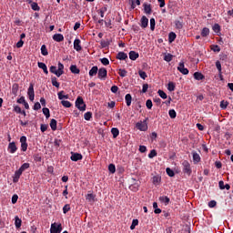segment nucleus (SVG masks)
I'll return each mask as SVG.
<instances>
[{
	"label": "nucleus",
	"instance_id": "1",
	"mask_svg": "<svg viewBox=\"0 0 233 233\" xmlns=\"http://www.w3.org/2000/svg\"><path fill=\"white\" fill-rule=\"evenodd\" d=\"M76 106L80 110V112H85L86 110V105L85 104V101L83 100V97L78 96L76 100Z\"/></svg>",
	"mask_w": 233,
	"mask_h": 233
},
{
	"label": "nucleus",
	"instance_id": "2",
	"mask_svg": "<svg viewBox=\"0 0 233 233\" xmlns=\"http://www.w3.org/2000/svg\"><path fill=\"white\" fill-rule=\"evenodd\" d=\"M136 127L137 130H140V132H147V130H148V124H147V120L137 122Z\"/></svg>",
	"mask_w": 233,
	"mask_h": 233
},
{
	"label": "nucleus",
	"instance_id": "3",
	"mask_svg": "<svg viewBox=\"0 0 233 233\" xmlns=\"http://www.w3.org/2000/svg\"><path fill=\"white\" fill-rule=\"evenodd\" d=\"M63 230V226H61V223H53L51 224L50 233H61Z\"/></svg>",
	"mask_w": 233,
	"mask_h": 233
},
{
	"label": "nucleus",
	"instance_id": "4",
	"mask_svg": "<svg viewBox=\"0 0 233 233\" xmlns=\"http://www.w3.org/2000/svg\"><path fill=\"white\" fill-rule=\"evenodd\" d=\"M182 166L184 174H187V176H190V174H192V169H190V163L185 160L183 161Z\"/></svg>",
	"mask_w": 233,
	"mask_h": 233
},
{
	"label": "nucleus",
	"instance_id": "5",
	"mask_svg": "<svg viewBox=\"0 0 233 233\" xmlns=\"http://www.w3.org/2000/svg\"><path fill=\"white\" fill-rule=\"evenodd\" d=\"M177 70L178 72H180V74H183L184 76H188V69L185 67L184 61L179 62Z\"/></svg>",
	"mask_w": 233,
	"mask_h": 233
},
{
	"label": "nucleus",
	"instance_id": "6",
	"mask_svg": "<svg viewBox=\"0 0 233 233\" xmlns=\"http://www.w3.org/2000/svg\"><path fill=\"white\" fill-rule=\"evenodd\" d=\"M97 76H98V79H101L102 81L106 79V76H107L106 68L101 67L100 69H98Z\"/></svg>",
	"mask_w": 233,
	"mask_h": 233
},
{
	"label": "nucleus",
	"instance_id": "7",
	"mask_svg": "<svg viewBox=\"0 0 233 233\" xmlns=\"http://www.w3.org/2000/svg\"><path fill=\"white\" fill-rule=\"evenodd\" d=\"M21 150L26 152L28 149V144L26 143V137L23 136L20 137Z\"/></svg>",
	"mask_w": 233,
	"mask_h": 233
},
{
	"label": "nucleus",
	"instance_id": "8",
	"mask_svg": "<svg viewBox=\"0 0 233 233\" xmlns=\"http://www.w3.org/2000/svg\"><path fill=\"white\" fill-rule=\"evenodd\" d=\"M27 96H29L30 101H34L35 97V93L34 92V84H30L27 90Z\"/></svg>",
	"mask_w": 233,
	"mask_h": 233
},
{
	"label": "nucleus",
	"instance_id": "9",
	"mask_svg": "<svg viewBox=\"0 0 233 233\" xmlns=\"http://www.w3.org/2000/svg\"><path fill=\"white\" fill-rule=\"evenodd\" d=\"M83 159V155L79 153H71V161H81Z\"/></svg>",
	"mask_w": 233,
	"mask_h": 233
},
{
	"label": "nucleus",
	"instance_id": "10",
	"mask_svg": "<svg viewBox=\"0 0 233 233\" xmlns=\"http://www.w3.org/2000/svg\"><path fill=\"white\" fill-rule=\"evenodd\" d=\"M8 150L10 154H15V152H17V146H15V142L9 143Z\"/></svg>",
	"mask_w": 233,
	"mask_h": 233
},
{
	"label": "nucleus",
	"instance_id": "11",
	"mask_svg": "<svg viewBox=\"0 0 233 233\" xmlns=\"http://www.w3.org/2000/svg\"><path fill=\"white\" fill-rule=\"evenodd\" d=\"M74 48L76 50V52H81L82 47H81V40L78 38L75 39L74 41Z\"/></svg>",
	"mask_w": 233,
	"mask_h": 233
},
{
	"label": "nucleus",
	"instance_id": "12",
	"mask_svg": "<svg viewBox=\"0 0 233 233\" xmlns=\"http://www.w3.org/2000/svg\"><path fill=\"white\" fill-rule=\"evenodd\" d=\"M128 58V55L125 52H118L116 55V59H119V61H125V59Z\"/></svg>",
	"mask_w": 233,
	"mask_h": 233
},
{
	"label": "nucleus",
	"instance_id": "13",
	"mask_svg": "<svg viewBox=\"0 0 233 233\" xmlns=\"http://www.w3.org/2000/svg\"><path fill=\"white\" fill-rule=\"evenodd\" d=\"M22 174H23L22 171H20L19 169L16 170L13 177V182L17 183L19 181V177H21Z\"/></svg>",
	"mask_w": 233,
	"mask_h": 233
},
{
	"label": "nucleus",
	"instance_id": "14",
	"mask_svg": "<svg viewBox=\"0 0 233 233\" xmlns=\"http://www.w3.org/2000/svg\"><path fill=\"white\" fill-rule=\"evenodd\" d=\"M53 39L56 41V43H61V41H65V36H63L62 34H55Z\"/></svg>",
	"mask_w": 233,
	"mask_h": 233
},
{
	"label": "nucleus",
	"instance_id": "15",
	"mask_svg": "<svg viewBox=\"0 0 233 233\" xmlns=\"http://www.w3.org/2000/svg\"><path fill=\"white\" fill-rule=\"evenodd\" d=\"M140 23L141 28H147V26H148V18H147L145 15L142 16Z\"/></svg>",
	"mask_w": 233,
	"mask_h": 233
},
{
	"label": "nucleus",
	"instance_id": "16",
	"mask_svg": "<svg viewBox=\"0 0 233 233\" xmlns=\"http://www.w3.org/2000/svg\"><path fill=\"white\" fill-rule=\"evenodd\" d=\"M143 6L145 14L150 15V14H152V6L150 5V4H144Z\"/></svg>",
	"mask_w": 233,
	"mask_h": 233
},
{
	"label": "nucleus",
	"instance_id": "17",
	"mask_svg": "<svg viewBox=\"0 0 233 233\" xmlns=\"http://www.w3.org/2000/svg\"><path fill=\"white\" fill-rule=\"evenodd\" d=\"M158 200L160 201V203H163L166 206L170 203V198L167 196L159 197Z\"/></svg>",
	"mask_w": 233,
	"mask_h": 233
},
{
	"label": "nucleus",
	"instance_id": "18",
	"mask_svg": "<svg viewBox=\"0 0 233 233\" xmlns=\"http://www.w3.org/2000/svg\"><path fill=\"white\" fill-rule=\"evenodd\" d=\"M38 68H41L45 74H48V67H46V64L43 62H38Z\"/></svg>",
	"mask_w": 233,
	"mask_h": 233
},
{
	"label": "nucleus",
	"instance_id": "19",
	"mask_svg": "<svg viewBox=\"0 0 233 233\" xmlns=\"http://www.w3.org/2000/svg\"><path fill=\"white\" fill-rule=\"evenodd\" d=\"M137 57H139V53H137L136 51L129 52V59H131V61H136V59H137Z\"/></svg>",
	"mask_w": 233,
	"mask_h": 233
},
{
	"label": "nucleus",
	"instance_id": "20",
	"mask_svg": "<svg viewBox=\"0 0 233 233\" xmlns=\"http://www.w3.org/2000/svg\"><path fill=\"white\" fill-rule=\"evenodd\" d=\"M99 68H97V66H93L90 70H89V76L90 77H94V76L97 75Z\"/></svg>",
	"mask_w": 233,
	"mask_h": 233
},
{
	"label": "nucleus",
	"instance_id": "21",
	"mask_svg": "<svg viewBox=\"0 0 233 233\" xmlns=\"http://www.w3.org/2000/svg\"><path fill=\"white\" fill-rule=\"evenodd\" d=\"M49 70H50L51 74H55V76H56V77H61V75H59V71L56 66H51Z\"/></svg>",
	"mask_w": 233,
	"mask_h": 233
},
{
	"label": "nucleus",
	"instance_id": "22",
	"mask_svg": "<svg viewBox=\"0 0 233 233\" xmlns=\"http://www.w3.org/2000/svg\"><path fill=\"white\" fill-rule=\"evenodd\" d=\"M194 77L197 81H201V80L205 79V76H203V74H201L199 72H195Z\"/></svg>",
	"mask_w": 233,
	"mask_h": 233
},
{
	"label": "nucleus",
	"instance_id": "23",
	"mask_svg": "<svg viewBox=\"0 0 233 233\" xmlns=\"http://www.w3.org/2000/svg\"><path fill=\"white\" fill-rule=\"evenodd\" d=\"M192 156L194 163H199V161H201V157H199V154H198V152H193Z\"/></svg>",
	"mask_w": 233,
	"mask_h": 233
},
{
	"label": "nucleus",
	"instance_id": "24",
	"mask_svg": "<svg viewBox=\"0 0 233 233\" xmlns=\"http://www.w3.org/2000/svg\"><path fill=\"white\" fill-rule=\"evenodd\" d=\"M58 76H63L64 74H65V66L61 63V62H59L58 63Z\"/></svg>",
	"mask_w": 233,
	"mask_h": 233
},
{
	"label": "nucleus",
	"instance_id": "25",
	"mask_svg": "<svg viewBox=\"0 0 233 233\" xmlns=\"http://www.w3.org/2000/svg\"><path fill=\"white\" fill-rule=\"evenodd\" d=\"M23 223V220H21V218H19V217H15V226L16 227V228H21V225Z\"/></svg>",
	"mask_w": 233,
	"mask_h": 233
},
{
	"label": "nucleus",
	"instance_id": "26",
	"mask_svg": "<svg viewBox=\"0 0 233 233\" xmlns=\"http://www.w3.org/2000/svg\"><path fill=\"white\" fill-rule=\"evenodd\" d=\"M126 103L127 106H130L132 105V95L127 94L125 96Z\"/></svg>",
	"mask_w": 233,
	"mask_h": 233
},
{
	"label": "nucleus",
	"instance_id": "27",
	"mask_svg": "<svg viewBox=\"0 0 233 233\" xmlns=\"http://www.w3.org/2000/svg\"><path fill=\"white\" fill-rule=\"evenodd\" d=\"M50 127L52 130H57V120L52 118L50 122Z\"/></svg>",
	"mask_w": 233,
	"mask_h": 233
},
{
	"label": "nucleus",
	"instance_id": "28",
	"mask_svg": "<svg viewBox=\"0 0 233 233\" xmlns=\"http://www.w3.org/2000/svg\"><path fill=\"white\" fill-rule=\"evenodd\" d=\"M129 188L133 192H137L139 190V182H136L135 184L131 185Z\"/></svg>",
	"mask_w": 233,
	"mask_h": 233
},
{
	"label": "nucleus",
	"instance_id": "29",
	"mask_svg": "<svg viewBox=\"0 0 233 233\" xmlns=\"http://www.w3.org/2000/svg\"><path fill=\"white\" fill-rule=\"evenodd\" d=\"M70 70H71L72 74H79L81 72V70H79V68H77V66H76V65H72L70 66Z\"/></svg>",
	"mask_w": 233,
	"mask_h": 233
},
{
	"label": "nucleus",
	"instance_id": "30",
	"mask_svg": "<svg viewBox=\"0 0 233 233\" xmlns=\"http://www.w3.org/2000/svg\"><path fill=\"white\" fill-rule=\"evenodd\" d=\"M176 37H177L176 33H174V32L169 33L168 42L169 43H174V41H176Z\"/></svg>",
	"mask_w": 233,
	"mask_h": 233
},
{
	"label": "nucleus",
	"instance_id": "31",
	"mask_svg": "<svg viewBox=\"0 0 233 233\" xmlns=\"http://www.w3.org/2000/svg\"><path fill=\"white\" fill-rule=\"evenodd\" d=\"M27 168H30V164L29 163H24L20 168L18 169L20 172L24 173L25 170H26Z\"/></svg>",
	"mask_w": 233,
	"mask_h": 233
},
{
	"label": "nucleus",
	"instance_id": "32",
	"mask_svg": "<svg viewBox=\"0 0 233 233\" xmlns=\"http://www.w3.org/2000/svg\"><path fill=\"white\" fill-rule=\"evenodd\" d=\"M208 34H210V29H208V27H204L201 31L202 37H207Z\"/></svg>",
	"mask_w": 233,
	"mask_h": 233
},
{
	"label": "nucleus",
	"instance_id": "33",
	"mask_svg": "<svg viewBox=\"0 0 233 233\" xmlns=\"http://www.w3.org/2000/svg\"><path fill=\"white\" fill-rule=\"evenodd\" d=\"M65 94V91H60L58 92V99L63 100V99H68V95H63Z\"/></svg>",
	"mask_w": 233,
	"mask_h": 233
},
{
	"label": "nucleus",
	"instance_id": "34",
	"mask_svg": "<svg viewBox=\"0 0 233 233\" xmlns=\"http://www.w3.org/2000/svg\"><path fill=\"white\" fill-rule=\"evenodd\" d=\"M111 134L113 135V137L116 139V137L119 136V129H117L116 127H113L111 129Z\"/></svg>",
	"mask_w": 233,
	"mask_h": 233
},
{
	"label": "nucleus",
	"instance_id": "35",
	"mask_svg": "<svg viewBox=\"0 0 233 233\" xmlns=\"http://www.w3.org/2000/svg\"><path fill=\"white\" fill-rule=\"evenodd\" d=\"M31 8L35 12H39V10H40L39 5L35 2H31Z\"/></svg>",
	"mask_w": 233,
	"mask_h": 233
},
{
	"label": "nucleus",
	"instance_id": "36",
	"mask_svg": "<svg viewBox=\"0 0 233 233\" xmlns=\"http://www.w3.org/2000/svg\"><path fill=\"white\" fill-rule=\"evenodd\" d=\"M136 5L137 6H139V5H141V1L140 0H132L131 1V8H132V10H134V8H136Z\"/></svg>",
	"mask_w": 233,
	"mask_h": 233
},
{
	"label": "nucleus",
	"instance_id": "37",
	"mask_svg": "<svg viewBox=\"0 0 233 233\" xmlns=\"http://www.w3.org/2000/svg\"><path fill=\"white\" fill-rule=\"evenodd\" d=\"M61 105H63V106L66 108H70V106H72V103H70L68 100H62Z\"/></svg>",
	"mask_w": 233,
	"mask_h": 233
},
{
	"label": "nucleus",
	"instance_id": "38",
	"mask_svg": "<svg viewBox=\"0 0 233 233\" xmlns=\"http://www.w3.org/2000/svg\"><path fill=\"white\" fill-rule=\"evenodd\" d=\"M42 112H43L44 116H46V119H48V117H50V109H48L47 107H44L42 109Z\"/></svg>",
	"mask_w": 233,
	"mask_h": 233
},
{
	"label": "nucleus",
	"instance_id": "39",
	"mask_svg": "<svg viewBox=\"0 0 233 233\" xmlns=\"http://www.w3.org/2000/svg\"><path fill=\"white\" fill-rule=\"evenodd\" d=\"M175 26L177 30H181V28H183V22H181L179 20H176Z\"/></svg>",
	"mask_w": 233,
	"mask_h": 233
},
{
	"label": "nucleus",
	"instance_id": "40",
	"mask_svg": "<svg viewBox=\"0 0 233 233\" xmlns=\"http://www.w3.org/2000/svg\"><path fill=\"white\" fill-rule=\"evenodd\" d=\"M167 90L169 92H174V90H176V85H174L173 82H169L167 85Z\"/></svg>",
	"mask_w": 233,
	"mask_h": 233
},
{
	"label": "nucleus",
	"instance_id": "41",
	"mask_svg": "<svg viewBox=\"0 0 233 233\" xmlns=\"http://www.w3.org/2000/svg\"><path fill=\"white\" fill-rule=\"evenodd\" d=\"M169 114V117H171V119H176V116H177V114L176 113V110L174 109H170L168 111Z\"/></svg>",
	"mask_w": 233,
	"mask_h": 233
},
{
	"label": "nucleus",
	"instance_id": "42",
	"mask_svg": "<svg viewBox=\"0 0 233 233\" xmlns=\"http://www.w3.org/2000/svg\"><path fill=\"white\" fill-rule=\"evenodd\" d=\"M137 225H139V220L133 219L132 224L130 226V229L134 230V228H136V227H137Z\"/></svg>",
	"mask_w": 233,
	"mask_h": 233
},
{
	"label": "nucleus",
	"instance_id": "43",
	"mask_svg": "<svg viewBox=\"0 0 233 233\" xmlns=\"http://www.w3.org/2000/svg\"><path fill=\"white\" fill-rule=\"evenodd\" d=\"M100 63H102V65H104V66H107V65H110V61L106 57L101 58Z\"/></svg>",
	"mask_w": 233,
	"mask_h": 233
},
{
	"label": "nucleus",
	"instance_id": "44",
	"mask_svg": "<svg viewBox=\"0 0 233 233\" xmlns=\"http://www.w3.org/2000/svg\"><path fill=\"white\" fill-rule=\"evenodd\" d=\"M158 96L162 98V99H167V93H165V91L163 90H158L157 92Z\"/></svg>",
	"mask_w": 233,
	"mask_h": 233
},
{
	"label": "nucleus",
	"instance_id": "45",
	"mask_svg": "<svg viewBox=\"0 0 233 233\" xmlns=\"http://www.w3.org/2000/svg\"><path fill=\"white\" fill-rule=\"evenodd\" d=\"M84 119H86V121H90V119H92V112L85 113Z\"/></svg>",
	"mask_w": 233,
	"mask_h": 233
},
{
	"label": "nucleus",
	"instance_id": "46",
	"mask_svg": "<svg viewBox=\"0 0 233 233\" xmlns=\"http://www.w3.org/2000/svg\"><path fill=\"white\" fill-rule=\"evenodd\" d=\"M41 54H42V56H46L48 54V50L46 49V45H43L41 46Z\"/></svg>",
	"mask_w": 233,
	"mask_h": 233
},
{
	"label": "nucleus",
	"instance_id": "47",
	"mask_svg": "<svg viewBox=\"0 0 233 233\" xmlns=\"http://www.w3.org/2000/svg\"><path fill=\"white\" fill-rule=\"evenodd\" d=\"M166 172L167 176H169V177H174L175 176L174 170L170 169V167H167Z\"/></svg>",
	"mask_w": 233,
	"mask_h": 233
},
{
	"label": "nucleus",
	"instance_id": "48",
	"mask_svg": "<svg viewBox=\"0 0 233 233\" xmlns=\"http://www.w3.org/2000/svg\"><path fill=\"white\" fill-rule=\"evenodd\" d=\"M150 29L152 31L156 30V19H154V18L150 19Z\"/></svg>",
	"mask_w": 233,
	"mask_h": 233
},
{
	"label": "nucleus",
	"instance_id": "49",
	"mask_svg": "<svg viewBox=\"0 0 233 233\" xmlns=\"http://www.w3.org/2000/svg\"><path fill=\"white\" fill-rule=\"evenodd\" d=\"M172 57H173L172 55L167 54V55H165V56H164V61H167V63H170V61H172Z\"/></svg>",
	"mask_w": 233,
	"mask_h": 233
},
{
	"label": "nucleus",
	"instance_id": "50",
	"mask_svg": "<svg viewBox=\"0 0 233 233\" xmlns=\"http://www.w3.org/2000/svg\"><path fill=\"white\" fill-rule=\"evenodd\" d=\"M156 156H157V152L155 149L151 150L150 153L148 154L149 159L156 157Z\"/></svg>",
	"mask_w": 233,
	"mask_h": 233
},
{
	"label": "nucleus",
	"instance_id": "51",
	"mask_svg": "<svg viewBox=\"0 0 233 233\" xmlns=\"http://www.w3.org/2000/svg\"><path fill=\"white\" fill-rule=\"evenodd\" d=\"M138 75L141 77V79H147V73L143 70H139Z\"/></svg>",
	"mask_w": 233,
	"mask_h": 233
},
{
	"label": "nucleus",
	"instance_id": "52",
	"mask_svg": "<svg viewBox=\"0 0 233 233\" xmlns=\"http://www.w3.org/2000/svg\"><path fill=\"white\" fill-rule=\"evenodd\" d=\"M160 182H161V177H159L157 176L153 177V183L155 185H159Z\"/></svg>",
	"mask_w": 233,
	"mask_h": 233
},
{
	"label": "nucleus",
	"instance_id": "53",
	"mask_svg": "<svg viewBox=\"0 0 233 233\" xmlns=\"http://www.w3.org/2000/svg\"><path fill=\"white\" fill-rule=\"evenodd\" d=\"M108 170H109V172H111V174H115L116 173V165L110 164L108 166Z\"/></svg>",
	"mask_w": 233,
	"mask_h": 233
},
{
	"label": "nucleus",
	"instance_id": "54",
	"mask_svg": "<svg viewBox=\"0 0 233 233\" xmlns=\"http://www.w3.org/2000/svg\"><path fill=\"white\" fill-rule=\"evenodd\" d=\"M146 106L148 110H152V106H153L152 100L147 99L146 102Z\"/></svg>",
	"mask_w": 233,
	"mask_h": 233
},
{
	"label": "nucleus",
	"instance_id": "55",
	"mask_svg": "<svg viewBox=\"0 0 233 233\" xmlns=\"http://www.w3.org/2000/svg\"><path fill=\"white\" fill-rule=\"evenodd\" d=\"M118 74H119L120 77H127V72L125 69H119Z\"/></svg>",
	"mask_w": 233,
	"mask_h": 233
},
{
	"label": "nucleus",
	"instance_id": "56",
	"mask_svg": "<svg viewBox=\"0 0 233 233\" xmlns=\"http://www.w3.org/2000/svg\"><path fill=\"white\" fill-rule=\"evenodd\" d=\"M52 85L53 86H56V88H59V82H57V78L56 77L52 78Z\"/></svg>",
	"mask_w": 233,
	"mask_h": 233
},
{
	"label": "nucleus",
	"instance_id": "57",
	"mask_svg": "<svg viewBox=\"0 0 233 233\" xmlns=\"http://www.w3.org/2000/svg\"><path fill=\"white\" fill-rule=\"evenodd\" d=\"M220 30H221V26H219L218 24H215L213 25V31H215L216 34H218V32H220Z\"/></svg>",
	"mask_w": 233,
	"mask_h": 233
},
{
	"label": "nucleus",
	"instance_id": "58",
	"mask_svg": "<svg viewBox=\"0 0 233 233\" xmlns=\"http://www.w3.org/2000/svg\"><path fill=\"white\" fill-rule=\"evenodd\" d=\"M227 106H228V102H225V100H222L220 102V108H222L223 110H225V108H227Z\"/></svg>",
	"mask_w": 233,
	"mask_h": 233
},
{
	"label": "nucleus",
	"instance_id": "59",
	"mask_svg": "<svg viewBox=\"0 0 233 233\" xmlns=\"http://www.w3.org/2000/svg\"><path fill=\"white\" fill-rule=\"evenodd\" d=\"M96 197L94 196V194H87L86 195V199L87 200V201H94V198H95Z\"/></svg>",
	"mask_w": 233,
	"mask_h": 233
},
{
	"label": "nucleus",
	"instance_id": "60",
	"mask_svg": "<svg viewBox=\"0 0 233 233\" xmlns=\"http://www.w3.org/2000/svg\"><path fill=\"white\" fill-rule=\"evenodd\" d=\"M107 8L106 7H102L99 10L100 17H105V12H106Z\"/></svg>",
	"mask_w": 233,
	"mask_h": 233
},
{
	"label": "nucleus",
	"instance_id": "61",
	"mask_svg": "<svg viewBox=\"0 0 233 233\" xmlns=\"http://www.w3.org/2000/svg\"><path fill=\"white\" fill-rule=\"evenodd\" d=\"M17 90H19V86L17 85H14L13 86V89H12V93L15 96V94H17Z\"/></svg>",
	"mask_w": 233,
	"mask_h": 233
},
{
	"label": "nucleus",
	"instance_id": "62",
	"mask_svg": "<svg viewBox=\"0 0 233 233\" xmlns=\"http://www.w3.org/2000/svg\"><path fill=\"white\" fill-rule=\"evenodd\" d=\"M69 210H70V205L68 204L65 205L63 208L64 214H66V212H68Z\"/></svg>",
	"mask_w": 233,
	"mask_h": 233
},
{
	"label": "nucleus",
	"instance_id": "63",
	"mask_svg": "<svg viewBox=\"0 0 233 233\" xmlns=\"http://www.w3.org/2000/svg\"><path fill=\"white\" fill-rule=\"evenodd\" d=\"M216 67H217V70H218V73L221 74V62L217 61Z\"/></svg>",
	"mask_w": 233,
	"mask_h": 233
},
{
	"label": "nucleus",
	"instance_id": "64",
	"mask_svg": "<svg viewBox=\"0 0 233 233\" xmlns=\"http://www.w3.org/2000/svg\"><path fill=\"white\" fill-rule=\"evenodd\" d=\"M34 110H41V104L39 102L35 103Z\"/></svg>",
	"mask_w": 233,
	"mask_h": 233
}]
</instances>
